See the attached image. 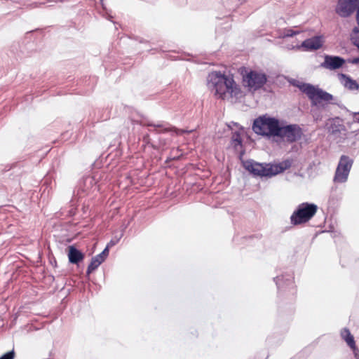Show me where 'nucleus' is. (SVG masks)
Masks as SVG:
<instances>
[{
	"label": "nucleus",
	"instance_id": "a878e982",
	"mask_svg": "<svg viewBox=\"0 0 359 359\" xmlns=\"http://www.w3.org/2000/svg\"><path fill=\"white\" fill-rule=\"evenodd\" d=\"M85 181L86 182L91 183L93 181V179L92 177H87Z\"/></svg>",
	"mask_w": 359,
	"mask_h": 359
},
{
	"label": "nucleus",
	"instance_id": "2eb2a0df",
	"mask_svg": "<svg viewBox=\"0 0 359 359\" xmlns=\"http://www.w3.org/2000/svg\"><path fill=\"white\" fill-rule=\"evenodd\" d=\"M104 261L103 258H102L99 255L93 257L87 269L88 273H90L96 269Z\"/></svg>",
	"mask_w": 359,
	"mask_h": 359
},
{
	"label": "nucleus",
	"instance_id": "423d86ee",
	"mask_svg": "<svg viewBox=\"0 0 359 359\" xmlns=\"http://www.w3.org/2000/svg\"><path fill=\"white\" fill-rule=\"evenodd\" d=\"M266 80L264 74L257 71L248 72L243 76V85L250 91L261 88L266 83Z\"/></svg>",
	"mask_w": 359,
	"mask_h": 359
},
{
	"label": "nucleus",
	"instance_id": "4468645a",
	"mask_svg": "<svg viewBox=\"0 0 359 359\" xmlns=\"http://www.w3.org/2000/svg\"><path fill=\"white\" fill-rule=\"evenodd\" d=\"M356 22L358 27H355L351 34V40L353 43L359 48V0L356 9Z\"/></svg>",
	"mask_w": 359,
	"mask_h": 359
},
{
	"label": "nucleus",
	"instance_id": "aec40b11",
	"mask_svg": "<svg viewBox=\"0 0 359 359\" xmlns=\"http://www.w3.org/2000/svg\"><path fill=\"white\" fill-rule=\"evenodd\" d=\"M109 245H107L104 250L99 254V255L101 256V257L103 258L104 260H105V259L109 255Z\"/></svg>",
	"mask_w": 359,
	"mask_h": 359
},
{
	"label": "nucleus",
	"instance_id": "5701e85b",
	"mask_svg": "<svg viewBox=\"0 0 359 359\" xmlns=\"http://www.w3.org/2000/svg\"><path fill=\"white\" fill-rule=\"evenodd\" d=\"M119 241V238H114L112 240L110 241V242L107 245H109V248H111L114 245H115Z\"/></svg>",
	"mask_w": 359,
	"mask_h": 359
},
{
	"label": "nucleus",
	"instance_id": "39448f33",
	"mask_svg": "<svg viewBox=\"0 0 359 359\" xmlns=\"http://www.w3.org/2000/svg\"><path fill=\"white\" fill-rule=\"evenodd\" d=\"M299 88L311 100L312 105L316 106L322 102H330L333 100L331 94L311 84L304 83Z\"/></svg>",
	"mask_w": 359,
	"mask_h": 359
},
{
	"label": "nucleus",
	"instance_id": "f257e3e1",
	"mask_svg": "<svg viewBox=\"0 0 359 359\" xmlns=\"http://www.w3.org/2000/svg\"><path fill=\"white\" fill-rule=\"evenodd\" d=\"M207 86L215 97L224 100H238L243 96L240 86L232 76L212 72L207 77Z\"/></svg>",
	"mask_w": 359,
	"mask_h": 359
},
{
	"label": "nucleus",
	"instance_id": "6e6552de",
	"mask_svg": "<svg viewBox=\"0 0 359 359\" xmlns=\"http://www.w3.org/2000/svg\"><path fill=\"white\" fill-rule=\"evenodd\" d=\"M276 137L285 139L287 142H294L300 139L302 135V128L297 124L280 126Z\"/></svg>",
	"mask_w": 359,
	"mask_h": 359
},
{
	"label": "nucleus",
	"instance_id": "f8f14e48",
	"mask_svg": "<svg viewBox=\"0 0 359 359\" xmlns=\"http://www.w3.org/2000/svg\"><path fill=\"white\" fill-rule=\"evenodd\" d=\"M69 260L72 264H77L83 259V255L75 247L69 246L68 252Z\"/></svg>",
	"mask_w": 359,
	"mask_h": 359
},
{
	"label": "nucleus",
	"instance_id": "f03ea898",
	"mask_svg": "<svg viewBox=\"0 0 359 359\" xmlns=\"http://www.w3.org/2000/svg\"><path fill=\"white\" fill-rule=\"evenodd\" d=\"M243 167L255 176L271 177L279 174L290 167L289 161H283L276 164H263L252 160L243 162Z\"/></svg>",
	"mask_w": 359,
	"mask_h": 359
},
{
	"label": "nucleus",
	"instance_id": "f3484780",
	"mask_svg": "<svg viewBox=\"0 0 359 359\" xmlns=\"http://www.w3.org/2000/svg\"><path fill=\"white\" fill-rule=\"evenodd\" d=\"M242 140L240 132H235L231 137V144L237 149L238 146H241Z\"/></svg>",
	"mask_w": 359,
	"mask_h": 359
},
{
	"label": "nucleus",
	"instance_id": "dca6fc26",
	"mask_svg": "<svg viewBox=\"0 0 359 359\" xmlns=\"http://www.w3.org/2000/svg\"><path fill=\"white\" fill-rule=\"evenodd\" d=\"M341 336L349 346H353L355 344L354 338L348 330L344 329L341 332Z\"/></svg>",
	"mask_w": 359,
	"mask_h": 359
},
{
	"label": "nucleus",
	"instance_id": "393cba45",
	"mask_svg": "<svg viewBox=\"0 0 359 359\" xmlns=\"http://www.w3.org/2000/svg\"><path fill=\"white\" fill-rule=\"evenodd\" d=\"M353 118H354L356 121L359 122V111H358V112H355V113H354V114H353Z\"/></svg>",
	"mask_w": 359,
	"mask_h": 359
},
{
	"label": "nucleus",
	"instance_id": "bb28decb",
	"mask_svg": "<svg viewBox=\"0 0 359 359\" xmlns=\"http://www.w3.org/2000/svg\"><path fill=\"white\" fill-rule=\"evenodd\" d=\"M279 280H280V278H279V277H277V278H276V285H279V283H278V281H279Z\"/></svg>",
	"mask_w": 359,
	"mask_h": 359
},
{
	"label": "nucleus",
	"instance_id": "9b49d317",
	"mask_svg": "<svg viewBox=\"0 0 359 359\" xmlns=\"http://www.w3.org/2000/svg\"><path fill=\"white\" fill-rule=\"evenodd\" d=\"M344 62V60L340 57L327 55L322 66L329 69H336L341 67Z\"/></svg>",
	"mask_w": 359,
	"mask_h": 359
},
{
	"label": "nucleus",
	"instance_id": "cd10ccee",
	"mask_svg": "<svg viewBox=\"0 0 359 359\" xmlns=\"http://www.w3.org/2000/svg\"><path fill=\"white\" fill-rule=\"evenodd\" d=\"M356 1L358 2L359 0H356Z\"/></svg>",
	"mask_w": 359,
	"mask_h": 359
},
{
	"label": "nucleus",
	"instance_id": "6ab92c4d",
	"mask_svg": "<svg viewBox=\"0 0 359 359\" xmlns=\"http://www.w3.org/2000/svg\"><path fill=\"white\" fill-rule=\"evenodd\" d=\"M14 357L15 352L14 351H11L3 355L1 357H0V359H14Z\"/></svg>",
	"mask_w": 359,
	"mask_h": 359
},
{
	"label": "nucleus",
	"instance_id": "b1692460",
	"mask_svg": "<svg viewBox=\"0 0 359 359\" xmlns=\"http://www.w3.org/2000/svg\"><path fill=\"white\" fill-rule=\"evenodd\" d=\"M350 62L353 64H359V57L353 58Z\"/></svg>",
	"mask_w": 359,
	"mask_h": 359
},
{
	"label": "nucleus",
	"instance_id": "ddd939ff",
	"mask_svg": "<svg viewBox=\"0 0 359 359\" xmlns=\"http://www.w3.org/2000/svg\"><path fill=\"white\" fill-rule=\"evenodd\" d=\"M340 81L341 83L348 89L354 90H358L359 88V85L356 82V81L353 80L349 76L345 74L339 75Z\"/></svg>",
	"mask_w": 359,
	"mask_h": 359
},
{
	"label": "nucleus",
	"instance_id": "0eeeda50",
	"mask_svg": "<svg viewBox=\"0 0 359 359\" xmlns=\"http://www.w3.org/2000/svg\"><path fill=\"white\" fill-rule=\"evenodd\" d=\"M353 163V160L348 156H341L334 177L335 183H344L347 181Z\"/></svg>",
	"mask_w": 359,
	"mask_h": 359
},
{
	"label": "nucleus",
	"instance_id": "4be33fe9",
	"mask_svg": "<svg viewBox=\"0 0 359 359\" xmlns=\"http://www.w3.org/2000/svg\"><path fill=\"white\" fill-rule=\"evenodd\" d=\"M164 131H173L175 132L177 135H179V134H182V133H184V130H178V129H176V128H165L163 130Z\"/></svg>",
	"mask_w": 359,
	"mask_h": 359
},
{
	"label": "nucleus",
	"instance_id": "a211bd4d",
	"mask_svg": "<svg viewBox=\"0 0 359 359\" xmlns=\"http://www.w3.org/2000/svg\"><path fill=\"white\" fill-rule=\"evenodd\" d=\"M301 32L300 30H293L292 29H286L283 32V37H292L294 35H297Z\"/></svg>",
	"mask_w": 359,
	"mask_h": 359
},
{
	"label": "nucleus",
	"instance_id": "412c9836",
	"mask_svg": "<svg viewBox=\"0 0 359 359\" xmlns=\"http://www.w3.org/2000/svg\"><path fill=\"white\" fill-rule=\"evenodd\" d=\"M350 348L353 350L355 359H359V349L356 347L355 344L353 346H350Z\"/></svg>",
	"mask_w": 359,
	"mask_h": 359
},
{
	"label": "nucleus",
	"instance_id": "20e7f679",
	"mask_svg": "<svg viewBox=\"0 0 359 359\" xmlns=\"http://www.w3.org/2000/svg\"><path fill=\"white\" fill-rule=\"evenodd\" d=\"M318 207L314 203H302L299 204L290 216V222L299 225L309 222L316 213Z\"/></svg>",
	"mask_w": 359,
	"mask_h": 359
},
{
	"label": "nucleus",
	"instance_id": "7ed1b4c3",
	"mask_svg": "<svg viewBox=\"0 0 359 359\" xmlns=\"http://www.w3.org/2000/svg\"><path fill=\"white\" fill-rule=\"evenodd\" d=\"M279 126L277 119L264 116L255 120L252 128L257 134L275 137L277 136Z\"/></svg>",
	"mask_w": 359,
	"mask_h": 359
},
{
	"label": "nucleus",
	"instance_id": "9d476101",
	"mask_svg": "<svg viewBox=\"0 0 359 359\" xmlns=\"http://www.w3.org/2000/svg\"><path fill=\"white\" fill-rule=\"evenodd\" d=\"M323 42V38L317 36L304 41L301 46H297V48L298 49L302 48L304 50H316L322 47Z\"/></svg>",
	"mask_w": 359,
	"mask_h": 359
},
{
	"label": "nucleus",
	"instance_id": "1a4fd4ad",
	"mask_svg": "<svg viewBox=\"0 0 359 359\" xmlns=\"http://www.w3.org/2000/svg\"><path fill=\"white\" fill-rule=\"evenodd\" d=\"M356 0H338L336 13L342 18L349 17L357 9Z\"/></svg>",
	"mask_w": 359,
	"mask_h": 359
}]
</instances>
